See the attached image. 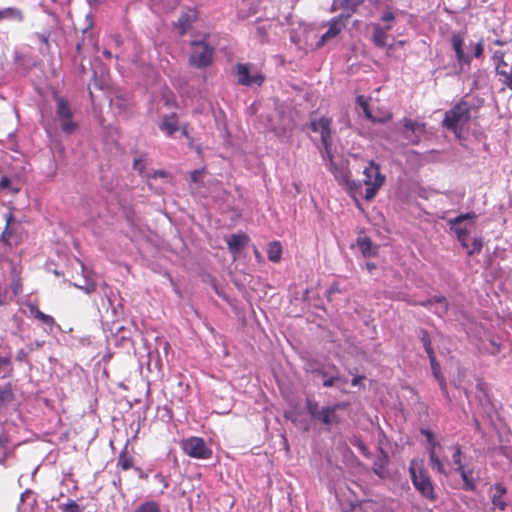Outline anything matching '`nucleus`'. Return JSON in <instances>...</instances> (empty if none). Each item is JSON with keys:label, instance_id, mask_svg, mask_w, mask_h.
Wrapping results in <instances>:
<instances>
[{"label": "nucleus", "instance_id": "4d7b16f0", "mask_svg": "<svg viewBox=\"0 0 512 512\" xmlns=\"http://www.w3.org/2000/svg\"><path fill=\"white\" fill-rule=\"evenodd\" d=\"M362 109H363V112H364V114H365V117H366L368 120H370V121H371V119H373V116H374V115H373V114H372V112L370 111V109H369V105L367 104L366 106L362 107Z\"/></svg>", "mask_w": 512, "mask_h": 512}, {"label": "nucleus", "instance_id": "72a5a7b5", "mask_svg": "<svg viewBox=\"0 0 512 512\" xmlns=\"http://www.w3.org/2000/svg\"><path fill=\"white\" fill-rule=\"evenodd\" d=\"M420 334H421V337H420L421 342L423 344V347H424L428 357L435 355L434 349L432 347L431 338H430L428 331L425 329H422L420 331Z\"/></svg>", "mask_w": 512, "mask_h": 512}, {"label": "nucleus", "instance_id": "a19ab883", "mask_svg": "<svg viewBox=\"0 0 512 512\" xmlns=\"http://www.w3.org/2000/svg\"><path fill=\"white\" fill-rule=\"evenodd\" d=\"M458 473H460L463 481H464V485H465V488L466 489H474V484H473V481H472V478H471V472H467L464 467L461 468V469H458L456 470Z\"/></svg>", "mask_w": 512, "mask_h": 512}, {"label": "nucleus", "instance_id": "37998d69", "mask_svg": "<svg viewBox=\"0 0 512 512\" xmlns=\"http://www.w3.org/2000/svg\"><path fill=\"white\" fill-rule=\"evenodd\" d=\"M62 512H82L80 506L74 500H69L61 507Z\"/></svg>", "mask_w": 512, "mask_h": 512}, {"label": "nucleus", "instance_id": "774afa93", "mask_svg": "<svg viewBox=\"0 0 512 512\" xmlns=\"http://www.w3.org/2000/svg\"><path fill=\"white\" fill-rule=\"evenodd\" d=\"M367 266H368L369 270H371V269H373L375 267L373 264H368Z\"/></svg>", "mask_w": 512, "mask_h": 512}, {"label": "nucleus", "instance_id": "5701e85b", "mask_svg": "<svg viewBox=\"0 0 512 512\" xmlns=\"http://www.w3.org/2000/svg\"><path fill=\"white\" fill-rule=\"evenodd\" d=\"M134 464V457L129 453L128 446L125 445L118 455L117 467L123 471H127L134 468Z\"/></svg>", "mask_w": 512, "mask_h": 512}, {"label": "nucleus", "instance_id": "1a4fd4ad", "mask_svg": "<svg viewBox=\"0 0 512 512\" xmlns=\"http://www.w3.org/2000/svg\"><path fill=\"white\" fill-rule=\"evenodd\" d=\"M399 125L398 133L403 137L407 145H417L420 143L425 132V123L404 117L399 122Z\"/></svg>", "mask_w": 512, "mask_h": 512}, {"label": "nucleus", "instance_id": "79ce46f5", "mask_svg": "<svg viewBox=\"0 0 512 512\" xmlns=\"http://www.w3.org/2000/svg\"><path fill=\"white\" fill-rule=\"evenodd\" d=\"M429 360H430V365H431V369H432V373H433L434 377L436 379L441 378L443 376V374L441 372V366H440L439 362L437 361L436 356L435 355L430 356Z\"/></svg>", "mask_w": 512, "mask_h": 512}, {"label": "nucleus", "instance_id": "20e7f679", "mask_svg": "<svg viewBox=\"0 0 512 512\" xmlns=\"http://www.w3.org/2000/svg\"><path fill=\"white\" fill-rule=\"evenodd\" d=\"M421 433L426 437L428 442V453H429V464L432 470L443 474L448 475L447 467L450 466V463L446 458H441V450L442 445L438 442L433 433L428 429H422Z\"/></svg>", "mask_w": 512, "mask_h": 512}, {"label": "nucleus", "instance_id": "7c9ffc66", "mask_svg": "<svg viewBox=\"0 0 512 512\" xmlns=\"http://www.w3.org/2000/svg\"><path fill=\"white\" fill-rule=\"evenodd\" d=\"M450 229L455 232L458 241L461 243V246L463 248H469V243L467 241L469 231L466 228L460 226V224L455 225L454 227H450Z\"/></svg>", "mask_w": 512, "mask_h": 512}, {"label": "nucleus", "instance_id": "0e129e2a", "mask_svg": "<svg viewBox=\"0 0 512 512\" xmlns=\"http://www.w3.org/2000/svg\"><path fill=\"white\" fill-rule=\"evenodd\" d=\"M254 254H255V257L258 261L261 260L262 256H261V253L258 251L257 248L254 249Z\"/></svg>", "mask_w": 512, "mask_h": 512}, {"label": "nucleus", "instance_id": "864d4df0", "mask_svg": "<svg viewBox=\"0 0 512 512\" xmlns=\"http://www.w3.org/2000/svg\"><path fill=\"white\" fill-rule=\"evenodd\" d=\"M11 365V355H7L5 357L0 356V368L4 366H10Z\"/></svg>", "mask_w": 512, "mask_h": 512}, {"label": "nucleus", "instance_id": "f3484780", "mask_svg": "<svg viewBox=\"0 0 512 512\" xmlns=\"http://www.w3.org/2000/svg\"><path fill=\"white\" fill-rule=\"evenodd\" d=\"M491 502L493 509L504 511L507 507L506 494L507 489L502 483H496L491 488Z\"/></svg>", "mask_w": 512, "mask_h": 512}, {"label": "nucleus", "instance_id": "f03ea898", "mask_svg": "<svg viewBox=\"0 0 512 512\" xmlns=\"http://www.w3.org/2000/svg\"><path fill=\"white\" fill-rule=\"evenodd\" d=\"M472 106L461 98L452 108L445 112L442 126L459 136L471 119Z\"/></svg>", "mask_w": 512, "mask_h": 512}, {"label": "nucleus", "instance_id": "4468645a", "mask_svg": "<svg viewBox=\"0 0 512 512\" xmlns=\"http://www.w3.org/2000/svg\"><path fill=\"white\" fill-rule=\"evenodd\" d=\"M236 75L238 84L242 86H251L254 84L261 86L265 81V76L261 72L256 71L253 74L250 73L249 64H236Z\"/></svg>", "mask_w": 512, "mask_h": 512}, {"label": "nucleus", "instance_id": "680f3d73", "mask_svg": "<svg viewBox=\"0 0 512 512\" xmlns=\"http://www.w3.org/2000/svg\"><path fill=\"white\" fill-rule=\"evenodd\" d=\"M418 304L421 306H424V307H428V306H431L432 304H434V300L428 299L427 301L419 302Z\"/></svg>", "mask_w": 512, "mask_h": 512}, {"label": "nucleus", "instance_id": "b1692460", "mask_svg": "<svg viewBox=\"0 0 512 512\" xmlns=\"http://www.w3.org/2000/svg\"><path fill=\"white\" fill-rule=\"evenodd\" d=\"M391 29L390 26H387L385 28L381 27L380 25L374 26V33L372 37V41L375 44V46L379 48H383L387 44L388 39V31Z\"/></svg>", "mask_w": 512, "mask_h": 512}, {"label": "nucleus", "instance_id": "bb28decb", "mask_svg": "<svg viewBox=\"0 0 512 512\" xmlns=\"http://www.w3.org/2000/svg\"><path fill=\"white\" fill-rule=\"evenodd\" d=\"M55 100L57 104L56 114L58 119L73 117L72 110L65 98L57 96Z\"/></svg>", "mask_w": 512, "mask_h": 512}, {"label": "nucleus", "instance_id": "13d9d810", "mask_svg": "<svg viewBox=\"0 0 512 512\" xmlns=\"http://www.w3.org/2000/svg\"><path fill=\"white\" fill-rule=\"evenodd\" d=\"M168 173L164 170H157L153 173V178H164L167 177Z\"/></svg>", "mask_w": 512, "mask_h": 512}, {"label": "nucleus", "instance_id": "4c0bfd02", "mask_svg": "<svg viewBox=\"0 0 512 512\" xmlns=\"http://www.w3.org/2000/svg\"><path fill=\"white\" fill-rule=\"evenodd\" d=\"M2 19H21V13L19 10L13 8L0 10V20Z\"/></svg>", "mask_w": 512, "mask_h": 512}, {"label": "nucleus", "instance_id": "a878e982", "mask_svg": "<svg viewBox=\"0 0 512 512\" xmlns=\"http://www.w3.org/2000/svg\"><path fill=\"white\" fill-rule=\"evenodd\" d=\"M14 399L15 395L10 383L0 386V409L7 407Z\"/></svg>", "mask_w": 512, "mask_h": 512}, {"label": "nucleus", "instance_id": "9d476101", "mask_svg": "<svg viewBox=\"0 0 512 512\" xmlns=\"http://www.w3.org/2000/svg\"><path fill=\"white\" fill-rule=\"evenodd\" d=\"M328 160V169L334 175L335 179L338 181L340 185H344L347 190L356 195L361 192L362 183L357 182L351 179V173L347 168L340 167L335 164L333 160V154L331 153V158H326Z\"/></svg>", "mask_w": 512, "mask_h": 512}, {"label": "nucleus", "instance_id": "e433bc0d", "mask_svg": "<svg viewBox=\"0 0 512 512\" xmlns=\"http://www.w3.org/2000/svg\"><path fill=\"white\" fill-rule=\"evenodd\" d=\"M483 248V241L480 237L474 238L469 248H465L469 256L480 253Z\"/></svg>", "mask_w": 512, "mask_h": 512}, {"label": "nucleus", "instance_id": "8fccbe9b", "mask_svg": "<svg viewBox=\"0 0 512 512\" xmlns=\"http://www.w3.org/2000/svg\"><path fill=\"white\" fill-rule=\"evenodd\" d=\"M484 52V46H483V40H479L475 47H474V57L475 58H481L483 56Z\"/></svg>", "mask_w": 512, "mask_h": 512}, {"label": "nucleus", "instance_id": "338daca9", "mask_svg": "<svg viewBox=\"0 0 512 512\" xmlns=\"http://www.w3.org/2000/svg\"><path fill=\"white\" fill-rule=\"evenodd\" d=\"M182 134H183L185 137H188V132H187V130H186V129H183V130H182Z\"/></svg>", "mask_w": 512, "mask_h": 512}, {"label": "nucleus", "instance_id": "f8f14e48", "mask_svg": "<svg viewBox=\"0 0 512 512\" xmlns=\"http://www.w3.org/2000/svg\"><path fill=\"white\" fill-rule=\"evenodd\" d=\"M16 220L13 211L9 207H0V242L10 245Z\"/></svg>", "mask_w": 512, "mask_h": 512}, {"label": "nucleus", "instance_id": "2eb2a0df", "mask_svg": "<svg viewBox=\"0 0 512 512\" xmlns=\"http://www.w3.org/2000/svg\"><path fill=\"white\" fill-rule=\"evenodd\" d=\"M249 241V236L244 232L235 233L226 238L228 250L234 257L248 245Z\"/></svg>", "mask_w": 512, "mask_h": 512}, {"label": "nucleus", "instance_id": "9b49d317", "mask_svg": "<svg viewBox=\"0 0 512 512\" xmlns=\"http://www.w3.org/2000/svg\"><path fill=\"white\" fill-rule=\"evenodd\" d=\"M505 51L495 50L492 55V61L495 66L496 76L503 86L512 91V62L505 59Z\"/></svg>", "mask_w": 512, "mask_h": 512}, {"label": "nucleus", "instance_id": "f257e3e1", "mask_svg": "<svg viewBox=\"0 0 512 512\" xmlns=\"http://www.w3.org/2000/svg\"><path fill=\"white\" fill-rule=\"evenodd\" d=\"M305 407L311 418L327 427L338 426L342 419L338 415L339 410H344L349 407L347 402L335 403L331 406H324L319 408V404L316 400L307 398L305 401Z\"/></svg>", "mask_w": 512, "mask_h": 512}, {"label": "nucleus", "instance_id": "c756f323", "mask_svg": "<svg viewBox=\"0 0 512 512\" xmlns=\"http://www.w3.org/2000/svg\"><path fill=\"white\" fill-rule=\"evenodd\" d=\"M315 373H317L318 375H320V376L325 378V380L323 382V386L327 387V388L334 386L336 383H338L340 381H342L343 383L346 382L344 379H342L337 374L329 376L330 372L326 371V370H323V369H317V370H315Z\"/></svg>", "mask_w": 512, "mask_h": 512}, {"label": "nucleus", "instance_id": "a18cd8bd", "mask_svg": "<svg viewBox=\"0 0 512 512\" xmlns=\"http://www.w3.org/2000/svg\"><path fill=\"white\" fill-rule=\"evenodd\" d=\"M386 460L387 459L385 456L384 459L380 460V463H375L374 467H373L374 473L377 474L381 478L384 477V466H385Z\"/></svg>", "mask_w": 512, "mask_h": 512}, {"label": "nucleus", "instance_id": "f704fd0d", "mask_svg": "<svg viewBox=\"0 0 512 512\" xmlns=\"http://www.w3.org/2000/svg\"><path fill=\"white\" fill-rule=\"evenodd\" d=\"M61 129L66 134H72L78 127L77 123L73 121L72 117L58 119Z\"/></svg>", "mask_w": 512, "mask_h": 512}, {"label": "nucleus", "instance_id": "c03bdc74", "mask_svg": "<svg viewBox=\"0 0 512 512\" xmlns=\"http://www.w3.org/2000/svg\"><path fill=\"white\" fill-rule=\"evenodd\" d=\"M392 117H393V114L391 112L387 111L380 117L373 116V119H371V122L384 124V123L389 122L392 119Z\"/></svg>", "mask_w": 512, "mask_h": 512}, {"label": "nucleus", "instance_id": "423d86ee", "mask_svg": "<svg viewBox=\"0 0 512 512\" xmlns=\"http://www.w3.org/2000/svg\"><path fill=\"white\" fill-rule=\"evenodd\" d=\"M189 63L196 68L202 69L210 66L214 59V48L205 40L192 41Z\"/></svg>", "mask_w": 512, "mask_h": 512}, {"label": "nucleus", "instance_id": "49530a36", "mask_svg": "<svg viewBox=\"0 0 512 512\" xmlns=\"http://www.w3.org/2000/svg\"><path fill=\"white\" fill-rule=\"evenodd\" d=\"M78 289L83 290L85 293L90 294L95 291L96 284L94 282H86L85 285L74 284Z\"/></svg>", "mask_w": 512, "mask_h": 512}, {"label": "nucleus", "instance_id": "6e6552de", "mask_svg": "<svg viewBox=\"0 0 512 512\" xmlns=\"http://www.w3.org/2000/svg\"><path fill=\"white\" fill-rule=\"evenodd\" d=\"M180 447L183 452L194 459L207 460L212 457V449L207 446L201 437L191 436L180 440Z\"/></svg>", "mask_w": 512, "mask_h": 512}, {"label": "nucleus", "instance_id": "69168bd1", "mask_svg": "<svg viewBox=\"0 0 512 512\" xmlns=\"http://www.w3.org/2000/svg\"><path fill=\"white\" fill-rule=\"evenodd\" d=\"M494 44L497 45V46H504L505 45V41L500 40V39H496L494 41Z\"/></svg>", "mask_w": 512, "mask_h": 512}, {"label": "nucleus", "instance_id": "c85d7f7f", "mask_svg": "<svg viewBox=\"0 0 512 512\" xmlns=\"http://www.w3.org/2000/svg\"><path fill=\"white\" fill-rule=\"evenodd\" d=\"M267 256L271 262L278 263L282 257V246L279 241H273L268 245Z\"/></svg>", "mask_w": 512, "mask_h": 512}, {"label": "nucleus", "instance_id": "bf43d9fd", "mask_svg": "<svg viewBox=\"0 0 512 512\" xmlns=\"http://www.w3.org/2000/svg\"><path fill=\"white\" fill-rule=\"evenodd\" d=\"M381 19H382L383 21H387V22H388V21H392V20L394 19V15H393V13H392V12H385V13L382 15Z\"/></svg>", "mask_w": 512, "mask_h": 512}, {"label": "nucleus", "instance_id": "412c9836", "mask_svg": "<svg viewBox=\"0 0 512 512\" xmlns=\"http://www.w3.org/2000/svg\"><path fill=\"white\" fill-rule=\"evenodd\" d=\"M37 504L36 497L31 490H26L21 494L18 509L20 512H34Z\"/></svg>", "mask_w": 512, "mask_h": 512}, {"label": "nucleus", "instance_id": "052dcab7", "mask_svg": "<svg viewBox=\"0 0 512 512\" xmlns=\"http://www.w3.org/2000/svg\"><path fill=\"white\" fill-rule=\"evenodd\" d=\"M364 379V376H355L352 381H351V384L353 386H357L360 384V382Z\"/></svg>", "mask_w": 512, "mask_h": 512}, {"label": "nucleus", "instance_id": "aec40b11", "mask_svg": "<svg viewBox=\"0 0 512 512\" xmlns=\"http://www.w3.org/2000/svg\"><path fill=\"white\" fill-rule=\"evenodd\" d=\"M26 306L29 310L30 316L34 317L42 325H44L50 329H52L55 326V324H56L55 319L52 316L42 312L39 309L37 304L28 302L26 304Z\"/></svg>", "mask_w": 512, "mask_h": 512}, {"label": "nucleus", "instance_id": "473e14b6", "mask_svg": "<svg viewBox=\"0 0 512 512\" xmlns=\"http://www.w3.org/2000/svg\"><path fill=\"white\" fill-rule=\"evenodd\" d=\"M134 512H162L161 507L156 501H146L141 503Z\"/></svg>", "mask_w": 512, "mask_h": 512}, {"label": "nucleus", "instance_id": "39448f33", "mask_svg": "<svg viewBox=\"0 0 512 512\" xmlns=\"http://www.w3.org/2000/svg\"><path fill=\"white\" fill-rule=\"evenodd\" d=\"M363 184L366 186L364 198L367 201L372 200L385 183V175L380 172V166L371 161L364 171Z\"/></svg>", "mask_w": 512, "mask_h": 512}, {"label": "nucleus", "instance_id": "a211bd4d", "mask_svg": "<svg viewBox=\"0 0 512 512\" xmlns=\"http://www.w3.org/2000/svg\"><path fill=\"white\" fill-rule=\"evenodd\" d=\"M196 19L197 15L195 11L189 10L181 13L177 21L174 23V27L177 29L178 34L180 36L185 35L192 28Z\"/></svg>", "mask_w": 512, "mask_h": 512}, {"label": "nucleus", "instance_id": "58836bf2", "mask_svg": "<svg viewBox=\"0 0 512 512\" xmlns=\"http://www.w3.org/2000/svg\"><path fill=\"white\" fill-rule=\"evenodd\" d=\"M474 218H476V215L473 212H468V213L460 214L457 217H455L453 219H450L448 221V225L450 227H454L455 225L461 224L464 220L474 219Z\"/></svg>", "mask_w": 512, "mask_h": 512}, {"label": "nucleus", "instance_id": "2f4dec72", "mask_svg": "<svg viewBox=\"0 0 512 512\" xmlns=\"http://www.w3.org/2000/svg\"><path fill=\"white\" fill-rule=\"evenodd\" d=\"M357 245L365 257L375 254L372 251V241L368 237L358 238Z\"/></svg>", "mask_w": 512, "mask_h": 512}, {"label": "nucleus", "instance_id": "dca6fc26", "mask_svg": "<svg viewBox=\"0 0 512 512\" xmlns=\"http://www.w3.org/2000/svg\"><path fill=\"white\" fill-rule=\"evenodd\" d=\"M451 45L456 55L458 64L470 65L472 58L464 53V37L461 33H453L451 36Z\"/></svg>", "mask_w": 512, "mask_h": 512}, {"label": "nucleus", "instance_id": "09e8293b", "mask_svg": "<svg viewBox=\"0 0 512 512\" xmlns=\"http://www.w3.org/2000/svg\"><path fill=\"white\" fill-rule=\"evenodd\" d=\"M204 170L203 169H196L190 173V178L193 183H199L201 182L202 175Z\"/></svg>", "mask_w": 512, "mask_h": 512}, {"label": "nucleus", "instance_id": "3c124183", "mask_svg": "<svg viewBox=\"0 0 512 512\" xmlns=\"http://www.w3.org/2000/svg\"><path fill=\"white\" fill-rule=\"evenodd\" d=\"M28 359V354L24 349H20L17 352L16 360L19 362H26Z\"/></svg>", "mask_w": 512, "mask_h": 512}, {"label": "nucleus", "instance_id": "4be33fe9", "mask_svg": "<svg viewBox=\"0 0 512 512\" xmlns=\"http://www.w3.org/2000/svg\"><path fill=\"white\" fill-rule=\"evenodd\" d=\"M362 3V0H340L339 5L337 6L336 1H334L331 11H336L338 8L345 10V12L340 15H349V18L357 11L358 6Z\"/></svg>", "mask_w": 512, "mask_h": 512}, {"label": "nucleus", "instance_id": "393cba45", "mask_svg": "<svg viewBox=\"0 0 512 512\" xmlns=\"http://www.w3.org/2000/svg\"><path fill=\"white\" fill-rule=\"evenodd\" d=\"M160 129L171 136L178 130V120L176 114L166 115L160 124Z\"/></svg>", "mask_w": 512, "mask_h": 512}, {"label": "nucleus", "instance_id": "ea45409f", "mask_svg": "<svg viewBox=\"0 0 512 512\" xmlns=\"http://www.w3.org/2000/svg\"><path fill=\"white\" fill-rule=\"evenodd\" d=\"M12 274H15L16 277L13 279V281L11 283V289L15 295H18L22 292V283H21V279L19 277L20 273L18 271H16V268L14 267L12 269Z\"/></svg>", "mask_w": 512, "mask_h": 512}, {"label": "nucleus", "instance_id": "5fc2aeb1", "mask_svg": "<svg viewBox=\"0 0 512 512\" xmlns=\"http://www.w3.org/2000/svg\"><path fill=\"white\" fill-rule=\"evenodd\" d=\"M11 184L10 179L7 176H3L0 180V188L5 189L8 188Z\"/></svg>", "mask_w": 512, "mask_h": 512}, {"label": "nucleus", "instance_id": "ddd939ff", "mask_svg": "<svg viewBox=\"0 0 512 512\" xmlns=\"http://www.w3.org/2000/svg\"><path fill=\"white\" fill-rule=\"evenodd\" d=\"M349 15H338L333 17L328 23V30L320 37L316 43L317 48H322L328 41L337 37L346 27Z\"/></svg>", "mask_w": 512, "mask_h": 512}, {"label": "nucleus", "instance_id": "6ab92c4d", "mask_svg": "<svg viewBox=\"0 0 512 512\" xmlns=\"http://www.w3.org/2000/svg\"><path fill=\"white\" fill-rule=\"evenodd\" d=\"M90 50L98 51L97 39L92 31H84L81 41L76 44L77 56H82L84 52Z\"/></svg>", "mask_w": 512, "mask_h": 512}, {"label": "nucleus", "instance_id": "c9c22d12", "mask_svg": "<svg viewBox=\"0 0 512 512\" xmlns=\"http://www.w3.org/2000/svg\"><path fill=\"white\" fill-rule=\"evenodd\" d=\"M351 444L359 449V451L362 453L363 456L370 458L371 453L365 443L359 438V437H353L350 440Z\"/></svg>", "mask_w": 512, "mask_h": 512}, {"label": "nucleus", "instance_id": "603ef678", "mask_svg": "<svg viewBox=\"0 0 512 512\" xmlns=\"http://www.w3.org/2000/svg\"><path fill=\"white\" fill-rule=\"evenodd\" d=\"M431 299L434 300V303H442L443 304V311L447 312L448 310V303L444 297L434 296Z\"/></svg>", "mask_w": 512, "mask_h": 512}, {"label": "nucleus", "instance_id": "cd10ccee", "mask_svg": "<svg viewBox=\"0 0 512 512\" xmlns=\"http://www.w3.org/2000/svg\"><path fill=\"white\" fill-rule=\"evenodd\" d=\"M451 450H452V462L448 461L450 463V466L447 467L448 469V474L454 470H458V469H461L463 468L464 466L462 465V462H461V456H462V450H461V447L460 445L458 444H455L451 447Z\"/></svg>", "mask_w": 512, "mask_h": 512}, {"label": "nucleus", "instance_id": "e2e57ef3", "mask_svg": "<svg viewBox=\"0 0 512 512\" xmlns=\"http://www.w3.org/2000/svg\"><path fill=\"white\" fill-rule=\"evenodd\" d=\"M103 55L107 59H111L112 58V53L109 50H104L103 51Z\"/></svg>", "mask_w": 512, "mask_h": 512}, {"label": "nucleus", "instance_id": "0eeeda50", "mask_svg": "<svg viewBox=\"0 0 512 512\" xmlns=\"http://www.w3.org/2000/svg\"><path fill=\"white\" fill-rule=\"evenodd\" d=\"M332 118L322 116L318 119H313L310 122V128L313 132L319 133L321 144L323 146V158H331L333 137H332Z\"/></svg>", "mask_w": 512, "mask_h": 512}, {"label": "nucleus", "instance_id": "7ed1b4c3", "mask_svg": "<svg viewBox=\"0 0 512 512\" xmlns=\"http://www.w3.org/2000/svg\"><path fill=\"white\" fill-rule=\"evenodd\" d=\"M409 472L412 483L422 496L429 500H436L434 486L428 473L421 467L416 460H412L409 465Z\"/></svg>", "mask_w": 512, "mask_h": 512}, {"label": "nucleus", "instance_id": "6e6d98bb", "mask_svg": "<svg viewBox=\"0 0 512 512\" xmlns=\"http://www.w3.org/2000/svg\"><path fill=\"white\" fill-rule=\"evenodd\" d=\"M356 103L362 108L368 104L367 100L363 95L357 96Z\"/></svg>", "mask_w": 512, "mask_h": 512}, {"label": "nucleus", "instance_id": "de8ad7c7", "mask_svg": "<svg viewBox=\"0 0 512 512\" xmlns=\"http://www.w3.org/2000/svg\"><path fill=\"white\" fill-rule=\"evenodd\" d=\"M439 383V386H440V389L443 393V395L448 399L450 400V397H449V393H448V387H447V383H446V380L444 378V376H442L441 378H437L436 379Z\"/></svg>", "mask_w": 512, "mask_h": 512}]
</instances>
